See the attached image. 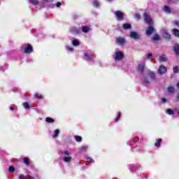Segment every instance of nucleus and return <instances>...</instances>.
<instances>
[{"label": "nucleus", "mask_w": 179, "mask_h": 179, "mask_svg": "<svg viewBox=\"0 0 179 179\" xmlns=\"http://www.w3.org/2000/svg\"><path fill=\"white\" fill-rule=\"evenodd\" d=\"M156 78V76H155V73L150 72L148 74V78H143V83L144 85H149L150 83V80H155V78Z\"/></svg>", "instance_id": "nucleus-1"}, {"label": "nucleus", "mask_w": 179, "mask_h": 179, "mask_svg": "<svg viewBox=\"0 0 179 179\" xmlns=\"http://www.w3.org/2000/svg\"><path fill=\"white\" fill-rule=\"evenodd\" d=\"M62 159L65 163H69L72 160V157H71L68 151H64L62 152Z\"/></svg>", "instance_id": "nucleus-2"}, {"label": "nucleus", "mask_w": 179, "mask_h": 179, "mask_svg": "<svg viewBox=\"0 0 179 179\" xmlns=\"http://www.w3.org/2000/svg\"><path fill=\"white\" fill-rule=\"evenodd\" d=\"M22 50H24L25 54L33 52V47L30 44H24L22 46Z\"/></svg>", "instance_id": "nucleus-3"}, {"label": "nucleus", "mask_w": 179, "mask_h": 179, "mask_svg": "<svg viewBox=\"0 0 179 179\" xmlns=\"http://www.w3.org/2000/svg\"><path fill=\"white\" fill-rule=\"evenodd\" d=\"M143 16L145 23L150 24V26H152V24H153V21L152 20L150 16H149L147 13H144Z\"/></svg>", "instance_id": "nucleus-4"}, {"label": "nucleus", "mask_w": 179, "mask_h": 179, "mask_svg": "<svg viewBox=\"0 0 179 179\" xmlns=\"http://www.w3.org/2000/svg\"><path fill=\"white\" fill-rule=\"evenodd\" d=\"M124 58V53L122 52L117 51L115 52V61H121Z\"/></svg>", "instance_id": "nucleus-5"}, {"label": "nucleus", "mask_w": 179, "mask_h": 179, "mask_svg": "<svg viewBox=\"0 0 179 179\" xmlns=\"http://www.w3.org/2000/svg\"><path fill=\"white\" fill-rule=\"evenodd\" d=\"M115 15L116 16V18L117 20H124V13L117 10L115 13Z\"/></svg>", "instance_id": "nucleus-6"}, {"label": "nucleus", "mask_w": 179, "mask_h": 179, "mask_svg": "<svg viewBox=\"0 0 179 179\" xmlns=\"http://www.w3.org/2000/svg\"><path fill=\"white\" fill-rule=\"evenodd\" d=\"M165 72H167V67L162 65L159 66V69H158V73L159 75H164V73Z\"/></svg>", "instance_id": "nucleus-7"}, {"label": "nucleus", "mask_w": 179, "mask_h": 179, "mask_svg": "<svg viewBox=\"0 0 179 179\" xmlns=\"http://www.w3.org/2000/svg\"><path fill=\"white\" fill-rule=\"evenodd\" d=\"M131 38H134V40H138L139 38V34L137 32L132 31L130 34Z\"/></svg>", "instance_id": "nucleus-8"}, {"label": "nucleus", "mask_w": 179, "mask_h": 179, "mask_svg": "<svg viewBox=\"0 0 179 179\" xmlns=\"http://www.w3.org/2000/svg\"><path fill=\"white\" fill-rule=\"evenodd\" d=\"M154 31L155 29H153V27H149L146 31V34L147 36H150V34H152Z\"/></svg>", "instance_id": "nucleus-9"}, {"label": "nucleus", "mask_w": 179, "mask_h": 179, "mask_svg": "<svg viewBox=\"0 0 179 179\" xmlns=\"http://www.w3.org/2000/svg\"><path fill=\"white\" fill-rule=\"evenodd\" d=\"M116 43L117 44L122 45V44H124V43H125V39H124V38H117L116 39Z\"/></svg>", "instance_id": "nucleus-10"}, {"label": "nucleus", "mask_w": 179, "mask_h": 179, "mask_svg": "<svg viewBox=\"0 0 179 179\" xmlns=\"http://www.w3.org/2000/svg\"><path fill=\"white\" fill-rule=\"evenodd\" d=\"M173 51L176 52V54L178 55L179 54V46L178 44H175L174 48H173Z\"/></svg>", "instance_id": "nucleus-11"}, {"label": "nucleus", "mask_w": 179, "mask_h": 179, "mask_svg": "<svg viewBox=\"0 0 179 179\" xmlns=\"http://www.w3.org/2000/svg\"><path fill=\"white\" fill-rule=\"evenodd\" d=\"M72 44L73 45H74V47H78V45H79L80 43L79 42V41H78V39H73L72 41Z\"/></svg>", "instance_id": "nucleus-12"}, {"label": "nucleus", "mask_w": 179, "mask_h": 179, "mask_svg": "<svg viewBox=\"0 0 179 179\" xmlns=\"http://www.w3.org/2000/svg\"><path fill=\"white\" fill-rule=\"evenodd\" d=\"M160 62H166L167 61V57L165 55H162L159 57Z\"/></svg>", "instance_id": "nucleus-13"}, {"label": "nucleus", "mask_w": 179, "mask_h": 179, "mask_svg": "<svg viewBox=\"0 0 179 179\" xmlns=\"http://www.w3.org/2000/svg\"><path fill=\"white\" fill-rule=\"evenodd\" d=\"M145 69V65L144 64H138V70L139 72H142Z\"/></svg>", "instance_id": "nucleus-14"}, {"label": "nucleus", "mask_w": 179, "mask_h": 179, "mask_svg": "<svg viewBox=\"0 0 179 179\" xmlns=\"http://www.w3.org/2000/svg\"><path fill=\"white\" fill-rule=\"evenodd\" d=\"M123 29L125 30H127V29H131V24H123Z\"/></svg>", "instance_id": "nucleus-15"}, {"label": "nucleus", "mask_w": 179, "mask_h": 179, "mask_svg": "<svg viewBox=\"0 0 179 179\" xmlns=\"http://www.w3.org/2000/svg\"><path fill=\"white\" fill-rule=\"evenodd\" d=\"M58 135H59V129H56V130L54 131L53 138H57V137H58Z\"/></svg>", "instance_id": "nucleus-16"}, {"label": "nucleus", "mask_w": 179, "mask_h": 179, "mask_svg": "<svg viewBox=\"0 0 179 179\" xmlns=\"http://www.w3.org/2000/svg\"><path fill=\"white\" fill-rule=\"evenodd\" d=\"M173 33L174 36H176V37H179V30L178 29H173Z\"/></svg>", "instance_id": "nucleus-17"}, {"label": "nucleus", "mask_w": 179, "mask_h": 179, "mask_svg": "<svg viewBox=\"0 0 179 179\" xmlns=\"http://www.w3.org/2000/svg\"><path fill=\"white\" fill-rule=\"evenodd\" d=\"M164 37L165 38H168L169 40H170L171 38V36H170V34H169V33H167V32H164Z\"/></svg>", "instance_id": "nucleus-18"}, {"label": "nucleus", "mask_w": 179, "mask_h": 179, "mask_svg": "<svg viewBox=\"0 0 179 179\" xmlns=\"http://www.w3.org/2000/svg\"><path fill=\"white\" fill-rule=\"evenodd\" d=\"M85 57L87 61H90V59H92L93 55H89V54H85Z\"/></svg>", "instance_id": "nucleus-19"}, {"label": "nucleus", "mask_w": 179, "mask_h": 179, "mask_svg": "<svg viewBox=\"0 0 179 179\" xmlns=\"http://www.w3.org/2000/svg\"><path fill=\"white\" fill-rule=\"evenodd\" d=\"M92 3L94 5V6H99L100 3H99V1L97 0H93Z\"/></svg>", "instance_id": "nucleus-20"}, {"label": "nucleus", "mask_w": 179, "mask_h": 179, "mask_svg": "<svg viewBox=\"0 0 179 179\" xmlns=\"http://www.w3.org/2000/svg\"><path fill=\"white\" fill-rule=\"evenodd\" d=\"M89 30H90V29L89 28V27H83V33H87V31H89Z\"/></svg>", "instance_id": "nucleus-21"}, {"label": "nucleus", "mask_w": 179, "mask_h": 179, "mask_svg": "<svg viewBox=\"0 0 179 179\" xmlns=\"http://www.w3.org/2000/svg\"><path fill=\"white\" fill-rule=\"evenodd\" d=\"M162 138H159L157 143H155V146H157V148H160V143H162Z\"/></svg>", "instance_id": "nucleus-22"}, {"label": "nucleus", "mask_w": 179, "mask_h": 179, "mask_svg": "<svg viewBox=\"0 0 179 179\" xmlns=\"http://www.w3.org/2000/svg\"><path fill=\"white\" fill-rule=\"evenodd\" d=\"M164 10L165 12H166L167 13H170V12H171L170 8H169V6H165L164 7Z\"/></svg>", "instance_id": "nucleus-23"}, {"label": "nucleus", "mask_w": 179, "mask_h": 179, "mask_svg": "<svg viewBox=\"0 0 179 179\" xmlns=\"http://www.w3.org/2000/svg\"><path fill=\"white\" fill-rule=\"evenodd\" d=\"M168 93H174V87H168Z\"/></svg>", "instance_id": "nucleus-24"}, {"label": "nucleus", "mask_w": 179, "mask_h": 179, "mask_svg": "<svg viewBox=\"0 0 179 179\" xmlns=\"http://www.w3.org/2000/svg\"><path fill=\"white\" fill-rule=\"evenodd\" d=\"M45 121H46V122H48V123L54 122L53 119L51 118V117H47V118L45 119Z\"/></svg>", "instance_id": "nucleus-25"}, {"label": "nucleus", "mask_w": 179, "mask_h": 179, "mask_svg": "<svg viewBox=\"0 0 179 179\" xmlns=\"http://www.w3.org/2000/svg\"><path fill=\"white\" fill-rule=\"evenodd\" d=\"M29 2H31V3H33V5H37L38 3V1L37 0H29Z\"/></svg>", "instance_id": "nucleus-26"}, {"label": "nucleus", "mask_w": 179, "mask_h": 179, "mask_svg": "<svg viewBox=\"0 0 179 179\" xmlns=\"http://www.w3.org/2000/svg\"><path fill=\"white\" fill-rule=\"evenodd\" d=\"M166 113L167 114H169V115L174 114V112L171 109H167Z\"/></svg>", "instance_id": "nucleus-27"}, {"label": "nucleus", "mask_w": 179, "mask_h": 179, "mask_svg": "<svg viewBox=\"0 0 179 179\" xmlns=\"http://www.w3.org/2000/svg\"><path fill=\"white\" fill-rule=\"evenodd\" d=\"M76 141L77 142H82V137L81 136H76Z\"/></svg>", "instance_id": "nucleus-28"}, {"label": "nucleus", "mask_w": 179, "mask_h": 179, "mask_svg": "<svg viewBox=\"0 0 179 179\" xmlns=\"http://www.w3.org/2000/svg\"><path fill=\"white\" fill-rule=\"evenodd\" d=\"M23 106L24 107V108H26V109H28V108H29V103H27V102H24V103H23Z\"/></svg>", "instance_id": "nucleus-29"}, {"label": "nucleus", "mask_w": 179, "mask_h": 179, "mask_svg": "<svg viewBox=\"0 0 179 179\" xmlns=\"http://www.w3.org/2000/svg\"><path fill=\"white\" fill-rule=\"evenodd\" d=\"M173 72L174 73H177L178 72H179L178 66L173 67Z\"/></svg>", "instance_id": "nucleus-30"}, {"label": "nucleus", "mask_w": 179, "mask_h": 179, "mask_svg": "<svg viewBox=\"0 0 179 179\" xmlns=\"http://www.w3.org/2000/svg\"><path fill=\"white\" fill-rule=\"evenodd\" d=\"M8 170H9L10 173H13L15 171V168L13 166H10L8 168Z\"/></svg>", "instance_id": "nucleus-31"}, {"label": "nucleus", "mask_w": 179, "mask_h": 179, "mask_svg": "<svg viewBox=\"0 0 179 179\" xmlns=\"http://www.w3.org/2000/svg\"><path fill=\"white\" fill-rule=\"evenodd\" d=\"M24 162L25 164H27V165H29V163H30L27 158L24 159Z\"/></svg>", "instance_id": "nucleus-32"}, {"label": "nucleus", "mask_w": 179, "mask_h": 179, "mask_svg": "<svg viewBox=\"0 0 179 179\" xmlns=\"http://www.w3.org/2000/svg\"><path fill=\"white\" fill-rule=\"evenodd\" d=\"M87 161L88 162V163H92L93 162V159L90 157H87Z\"/></svg>", "instance_id": "nucleus-33"}, {"label": "nucleus", "mask_w": 179, "mask_h": 179, "mask_svg": "<svg viewBox=\"0 0 179 179\" xmlns=\"http://www.w3.org/2000/svg\"><path fill=\"white\" fill-rule=\"evenodd\" d=\"M159 35L157 34H155L154 36H153V40H159Z\"/></svg>", "instance_id": "nucleus-34"}, {"label": "nucleus", "mask_w": 179, "mask_h": 179, "mask_svg": "<svg viewBox=\"0 0 179 179\" xmlns=\"http://www.w3.org/2000/svg\"><path fill=\"white\" fill-rule=\"evenodd\" d=\"M66 48L68 51H73V48H72L71 47L67 46Z\"/></svg>", "instance_id": "nucleus-35"}, {"label": "nucleus", "mask_w": 179, "mask_h": 179, "mask_svg": "<svg viewBox=\"0 0 179 179\" xmlns=\"http://www.w3.org/2000/svg\"><path fill=\"white\" fill-rule=\"evenodd\" d=\"M36 97L37 98V99H41V94H36Z\"/></svg>", "instance_id": "nucleus-36"}, {"label": "nucleus", "mask_w": 179, "mask_h": 179, "mask_svg": "<svg viewBox=\"0 0 179 179\" xmlns=\"http://www.w3.org/2000/svg\"><path fill=\"white\" fill-rule=\"evenodd\" d=\"M19 179H26V177H24V176H23L22 174L20 175L19 176Z\"/></svg>", "instance_id": "nucleus-37"}, {"label": "nucleus", "mask_w": 179, "mask_h": 179, "mask_svg": "<svg viewBox=\"0 0 179 179\" xmlns=\"http://www.w3.org/2000/svg\"><path fill=\"white\" fill-rule=\"evenodd\" d=\"M56 6L57 8H59V6H61V2H58L57 4H56Z\"/></svg>", "instance_id": "nucleus-38"}, {"label": "nucleus", "mask_w": 179, "mask_h": 179, "mask_svg": "<svg viewBox=\"0 0 179 179\" xmlns=\"http://www.w3.org/2000/svg\"><path fill=\"white\" fill-rule=\"evenodd\" d=\"M147 58H152V53H148Z\"/></svg>", "instance_id": "nucleus-39"}, {"label": "nucleus", "mask_w": 179, "mask_h": 179, "mask_svg": "<svg viewBox=\"0 0 179 179\" xmlns=\"http://www.w3.org/2000/svg\"><path fill=\"white\" fill-rule=\"evenodd\" d=\"M121 115V113H119L118 116L116 118V121H118V120H120V116Z\"/></svg>", "instance_id": "nucleus-40"}, {"label": "nucleus", "mask_w": 179, "mask_h": 179, "mask_svg": "<svg viewBox=\"0 0 179 179\" xmlns=\"http://www.w3.org/2000/svg\"><path fill=\"white\" fill-rule=\"evenodd\" d=\"M135 17H136V19H139V14L136 13L135 15Z\"/></svg>", "instance_id": "nucleus-41"}, {"label": "nucleus", "mask_w": 179, "mask_h": 179, "mask_svg": "<svg viewBox=\"0 0 179 179\" xmlns=\"http://www.w3.org/2000/svg\"><path fill=\"white\" fill-rule=\"evenodd\" d=\"M167 101H166V99H164V98H162V102L163 103H166Z\"/></svg>", "instance_id": "nucleus-42"}, {"label": "nucleus", "mask_w": 179, "mask_h": 179, "mask_svg": "<svg viewBox=\"0 0 179 179\" xmlns=\"http://www.w3.org/2000/svg\"><path fill=\"white\" fill-rule=\"evenodd\" d=\"M10 110H15V108H13V106H11V107L10 108Z\"/></svg>", "instance_id": "nucleus-43"}, {"label": "nucleus", "mask_w": 179, "mask_h": 179, "mask_svg": "<svg viewBox=\"0 0 179 179\" xmlns=\"http://www.w3.org/2000/svg\"><path fill=\"white\" fill-rule=\"evenodd\" d=\"M177 99L179 100V94H178Z\"/></svg>", "instance_id": "nucleus-44"}, {"label": "nucleus", "mask_w": 179, "mask_h": 179, "mask_svg": "<svg viewBox=\"0 0 179 179\" xmlns=\"http://www.w3.org/2000/svg\"><path fill=\"white\" fill-rule=\"evenodd\" d=\"M108 1H111V0H108Z\"/></svg>", "instance_id": "nucleus-45"}]
</instances>
